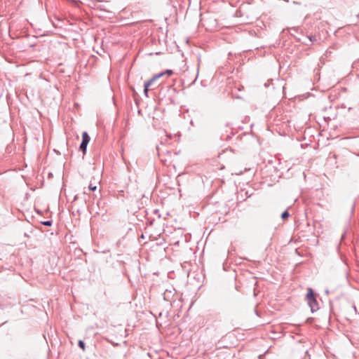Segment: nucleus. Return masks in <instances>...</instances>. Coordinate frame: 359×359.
<instances>
[{"label": "nucleus", "mask_w": 359, "mask_h": 359, "mask_svg": "<svg viewBox=\"0 0 359 359\" xmlns=\"http://www.w3.org/2000/svg\"><path fill=\"white\" fill-rule=\"evenodd\" d=\"M306 300L311 309V313H314L319 309L318 302L316 299V293L313 290L309 287L306 294Z\"/></svg>", "instance_id": "f257e3e1"}, {"label": "nucleus", "mask_w": 359, "mask_h": 359, "mask_svg": "<svg viewBox=\"0 0 359 359\" xmlns=\"http://www.w3.org/2000/svg\"><path fill=\"white\" fill-rule=\"evenodd\" d=\"M145 226V234L149 233V238L156 239L161 233H164V226Z\"/></svg>", "instance_id": "f03ea898"}, {"label": "nucleus", "mask_w": 359, "mask_h": 359, "mask_svg": "<svg viewBox=\"0 0 359 359\" xmlns=\"http://www.w3.org/2000/svg\"><path fill=\"white\" fill-rule=\"evenodd\" d=\"M175 290L174 288L167 289L163 293L164 301L167 302L170 306H172V303L175 302Z\"/></svg>", "instance_id": "7ed1b4c3"}, {"label": "nucleus", "mask_w": 359, "mask_h": 359, "mask_svg": "<svg viewBox=\"0 0 359 359\" xmlns=\"http://www.w3.org/2000/svg\"><path fill=\"white\" fill-rule=\"evenodd\" d=\"M90 140V137L88 135V133L86 131L83 132L82 133V141H81V143L79 147L81 151H82L83 154H85L86 152L87 147H88V144Z\"/></svg>", "instance_id": "20e7f679"}, {"label": "nucleus", "mask_w": 359, "mask_h": 359, "mask_svg": "<svg viewBox=\"0 0 359 359\" xmlns=\"http://www.w3.org/2000/svg\"><path fill=\"white\" fill-rule=\"evenodd\" d=\"M78 346L83 351H85V349H86V344H85V342L83 340H79Z\"/></svg>", "instance_id": "39448f33"}, {"label": "nucleus", "mask_w": 359, "mask_h": 359, "mask_svg": "<svg viewBox=\"0 0 359 359\" xmlns=\"http://www.w3.org/2000/svg\"><path fill=\"white\" fill-rule=\"evenodd\" d=\"M290 216V213L288 212L287 210H285L280 215L281 218L285 220V219H287V217H289Z\"/></svg>", "instance_id": "423d86ee"}, {"label": "nucleus", "mask_w": 359, "mask_h": 359, "mask_svg": "<svg viewBox=\"0 0 359 359\" xmlns=\"http://www.w3.org/2000/svg\"><path fill=\"white\" fill-rule=\"evenodd\" d=\"M156 80H153V77L144 83L147 86H151Z\"/></svg>", "instance_id": "0eeeda50"}, {"label": "nucleus", "mask_w": 359, "mask_h": 359, "mask_svg": "<svg viewBox=\"0 0 359 359\" xmlns=\"http://www.w3.org/2000/svg\"><path fill=\"white\" fill-rule=\"evenodd\" d=\"M163 75H167L168 76H170L173 74V72L171 69H167L165 72H163Z\"/></svg>", "instance_id": "6e6552de"}, {"label": "nucleus", "mask_w": 359, "mask_h": 359, "mask_svg": "<svg viewBox=\"0 0 359 359\" xmlns=\"http://www.w3.org/2000/svg\"><path fill=\"white\" fill-rule=\"evenodd\" d=\"M163 76H164L163 72L157 74H156V75H154L153 76V80H156V81L158 79L162 77Z\"/></svg>", "instance_id": "1a4fd4ad"}, {"label": "nucleus", "mask_w": 359, "mask_h": 359, "mask_svg": "<svg viewBox=\"0 0 359 359\" xmlns=\"http://www.w3.org/2000/svg\"><path fill=\"white\" fill-rule=\"evenodd\" d=\"M149 90V86H147V85L144 84V95L148 97V91Z\"/></svg>", "instance_id": "9d476101"}, {"label": "nucleus", "mask_w": 359, "mask_h": 359, "mask_svg": "<svg viewBox=\"0 0 359 359\" xmlns=\"http://www.w3.org/2000/svg\"><path fill=\"white\" fill-rule=\"evenodd\" d=\"M88 188H89V189L90 191H95L96 189H97V186L96 185H93L92 184H90Z\"/></svg>", "instance_id": "9b49d317"}, {"label": "nucleus", "mask_w": 359, "mask_h": 359, "mask_svg": "<svg viewBox=\"0 0 359 359\" xmlns=\"http://www.w3.org/2000/svg\"><path fill=\"white\" fill-rule=\"evenodd\" d=\"M40 224H52V222L50 220L41 221Z\"/></svg>", "instance_id": "f8f14e48"}, {"label": "nucleus", "mask_w": 359, "mask_h": 359, "mask_svg": "<svg viewBox=\"0 0 359 359\" xmlns=\"http://www.w3.org/2000/svg\"><path fill=\"white\" fill-rule=\"evenodd\" d=\"M309 40L311 41L315 40V36H309Z\"/></svg>", "instance_id": "ddd939ff"}, {"label": "nucleus", "mask_w": 359, "mask_h": 359, "mask_svg": "<svg viewBox=\"0 0 359 359\" xmlns=\"http://www.w3.org/2000/svg\"><path fill=\"white\" fill-rule=\"evenodd\" d=\"M264 357V354H262V355H259L258 358H259V359H263Z\"/></svg>", "instance_id": "4468645a"}, {"label": "nucleus", "mask_w": 359, "mask_h": 359, "mask_svg": "<svg viewBox=\"0 0 359 359\" xmlns=\"http://www.w3.org/2000/svg\"><path fill=\"white\" fill-rule=\"evenodd\" d=\"M354 208H355V205H354V204H353V205H351V211H352V212L353 211Z\"/></svg>", "instance_id": "2eb2a0df"}, {"label": "nucleus", "mask_w": 359, "mask_h": 359, "mask_svg": "<svg viewBox=\"0 0 359 359\" xmlns=\"http://www.w3.org/2000/svg\"><path fill=\"white\" fill-rule=\"evenodd\" d=\"M293 4H296V5H299V4H300V3H299V2H297V1H293Z\"/></svg>", "instance_id": "dca6fc26"}, {"label": "nucleus", "mask_w": 359, "mask_h": 359, "mask_svg": "<svg viewBox=\"0 0 359 359\" xmlns=\"http://www.w3.org/2000/svg\"><path fill=\"white\" fill-rule=\"evenodd\" d=\"M255 314H256L257 316H259V313H258V311H257V310H255Z\"/></svg>", "instance_id": "f3484780"}, {"label": "nucleus", "mask_w": 359, "mask_h": 359, "mask_svg": "<svg viewBox=\"0 0 359 359\" xmlns=\"http://www.w3.org/2000/svg\"><path fill=\"white\" fill-rule=\"evenodd\" d=\"M97 8H100V9H101V10H104L102 8H101V7H100V6H97Z\"/></svg>", "instance_id": "a211bd4d"}, {"label": "nucleus", "mask_w": 359, "mask_h": 359, "mask_svg": "<svg viewBox=\"0 0 359 359\" xmlns=\"http://www.w3.org/2000/svg\"><path fill=\"white\" fill-rule=\"evenodd\" d=\"M78 196H75L74 200L76 201L77 199Z\"/></svg>", "instance_id": "6ab92c4d"}]
</instances>
